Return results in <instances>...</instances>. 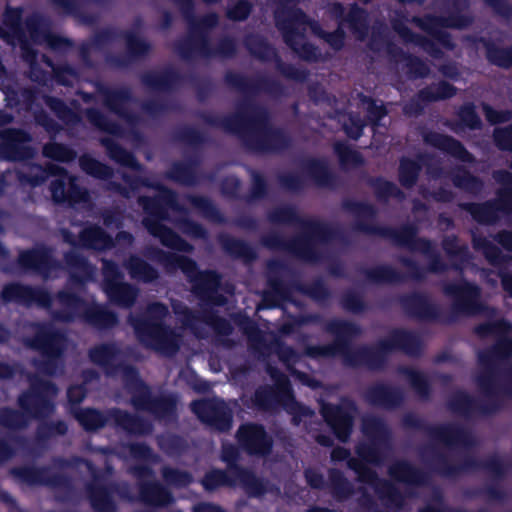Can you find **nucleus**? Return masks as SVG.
<instances>
[{
  "mask_svg": "<svg viewBox=\"0 0 512 512\" xmlns=\"http://www.w3.org/2000/svg\"><path fill=\"white\" fill-rule=\"evenodd\" d=\"M473 332L481 339L494 336L497 340L478 354L481 372L476 381L486 400L478 401L465 390H457L447 401V407L452 413L467 419L476 414L491 416L501 411L503 400L500 393L512 398V364L507 370L510 382L503 387L496 383L499 364L512 357V337H508L512 332V323L505 318L489 320L475 325Z\"/></svg>",
  "mask_w": 512,
  "mask_h": 512,
  "instance_id": "obj_1",
  "label": "nucleus"
},
{
  "mask_svg": "<svg viewBox=\"0 0 512 512\" xmlns=\"http://www.w3.org/2000/svg\"><path fill=\"white\" fill-rule=\"evenodd\" d=\"M325 331L335 337L334 341L323 345H306L303 355L311 359L341 356L347 367H366L370 371H382L393 352L400 351L410 357H419L423 350L420 337L404 328H393L374 345H362L356 349H351L352 340L361 334L356 323L331 319L326 323Z\"/></svg>",
  "mask_w": 512,
  "mask_h": 512,
  "instance_id": "obj_2",
  "label": "nucleus"
},
{
  "mask_svg": "<svg viewBox=\"0 0 512 512\" xmlns=\"http://www.w3.org/2000/svg\"><path fill=\"white\" fill-rule=\"evenodd\" d=\"M199 116L208 126L221 128L236 136L243 147L253 154H281L293 145V139L285 129L270 123L267 109L249 101L245 109L240 107L227 116L220 117L206 112Z\"/></svg>",
  "mask_w": 512,
  "mask_h": 512,
  "instance_id": "obj_3",
  "label": "nucleus"
},
{
  "mask_svg": "<svg viewBox=\"0 0 512 512\" xmlns=\"http://www.w3.org/2000/svg\"><path fill=\"white\" fill-rule=\"evenodd\" d=\"M361 431L367 442H361L355 447L359 459L350 458L347 466L357 475L360 483L373 488L375 494L385 507L400 510L403 508L406 496L390 480L379 477L377 472L368 464L379 465L384 456L383 450L390 445L392 432L387 422L379 416L367 415L362 418Z\"/></svg>",
  "mask_w": 512,
  "mask_h": 512,
  "instance_id": "obj_4",
  "label": "nucleus"
},
{
  "mask_svg": "<svg viewBox=\"0 0 512 512\" xmlns=\"http://www.w3.org/2000/svg\"><path fill=\"white\" fill-rule=\"evenodd\" d=\"M120 354V348L114 342L97 344L88 351L90 361L102 367L107 375L122 371L124 385L135 410L147 412L159 421H175L177 397L173 393L154 395L151 387L140 377L136 367L115 364Z\"/></svg>",
  "mask_w": 512,
  "mask_h": 512,
  "instance_id": "obj_5",
  "label": "nucleus"
},
{
  "mask_svg": "<svg viewBox=\"0 0 512 512\" xmlns=\"http://www.w3.org/2000/svg\"><path fill=\"white\" fill-rule=\"evenodd\" d=\"M267 219L272 224L298 225L304 232L290 239L271 232L261 237V244L269 250L285 251L306 262L319 260L318 242L326 243L338 235V231L328 223L302 218L292 205L273 208L267 213Z\"/></svg>",
  "mask_w": 512,
  "mask_h": 512,
  "instance_id": "obj_6",
  "label": "nucleus"
},
{
  "mask_svg": "<svg viewBox=\"0 0 512 512\" xmlns=\"http://www.w3.org/2000/svg\"><path fill=\"white\" fill-rule=\"evenodd\" d=\"M145 256L161 264L167 273L180 270L191 284V292L203 307H220L226 304V297L220 293L222 276L216 270H200L197 262L189 256L154 246L146 248Z\"/></svg>",
  "mask_w": 512,
  "mask_h": 512,
  "instance_id": "obj_7",
  "label": "nucleus"
},
{
  "mask_svg": "<svg viewBox=\"0 0 512 512\" xmlns=\"http://www.w3.org/2000/svg\"><path fill=\"white\" fill-rule=\"evenodd\" d=\"M283 7L275 12V20L281 31L285 43L302 59L308 61L318 60V51L305 40V32L309 28L315 35L325 39L334 49L343 45L344 33L341 29L325 34L316 22L308 21L306 15L290 5L291 0H285Z\"/></svg>",
  "mask_w": 512,
  "mask_h": 512,
  "instance_id": "obj_8",
  "label": "nucleus"
},
{
  "mask_svg": "<svg viewBox=\"0 0 512 512\" xmlns=\"http://www.w3.org/2000/svg\"><path fill=\"white\" fill-rule=\"evenodd\" d=\"M20 9L8 8L4 15V27H0V38L13 47L19 46L23 58L28 64H34L36 57L32 44H45L52 49H61L68 44L64 38L50 33L36 16L26 22V31L20 27Z\"/></svg>",
  "mask_w": 512,
  "mask_h": 512,
  "instance_id": "obj_9",
  "label": "nucleus"
},
{
  "mask_svg": "<svg viewBox=\"0 0 512 512\" xmlns=\"http://www.w3.org/2000/svg\"><path fill=\"white\" fill-rule=\"evenodd\" d=\"M509 465L499 456L492 455L484 460L467 456L460 463L452 464L443 454H437L434 462V470L444 478H456L463 473L483 470L489 473L493 481L479 489L469 492L470 497H486L491 501L502 502L507 499L506 491L499 485L498 481L504 479Z\"/></svg>",
  "mask_w": 512,
  "mask_h": 512,
  "instance_id": "obj_10",
  "label": "nucleus"
},
{
  "mask_svg": "<svg viewBox=\"0 0 512 512\" xmlns=\"http://www.w3.org/2000/svg\"><path fill=\"white\" fill-rule=\"evenodd\" d=\"M168 316V306L156 301L150 303L141 315L131 318V325L141 344L172 356L180 349V335L165 323Z\"/></svg>",
  "mask_w": 512,
  "mask_h": 512,
  "instance_id": "obj_11",
  "label": "nucleus"
},
{
  "mask_svg": "<svg viewBox=\"0 0 512 512\" xmlns=\"http://www.w3.org/2000/svg\"><path fill=\"white\" fill-rule=\"evenodd\" d=\"M408 20L393 21L394 30L398 35L408 43H415L422 47L431 55H437L440 50L437 46L451 48L452 43L446 28H461L467 25L468 20L465 18H449L440 19L435 17H426L425 19L413 18L412 23L427 33V38L414 35L407 27Z\"/></svg>",
  "mask_w": 512,
  "mask_h": 512,
  "instance_id": "obj_12",
  "label": "nucleus"
},
{
  "mask_svg": "<svg viewBox=\"0 0 512 512\" xmlns=\"http://www.w3.org/2000/svg\"><path fill=\"white\" fill-rule=\"evenodd\" d=\"M26 345L42 356V359H34L32 362L39 373L55 376L59 370H63V356L67 346L64 332L50 324H37L33 336L26 340Z\"/></svg>",
  "mask_w": 512,
  "mask_h": 512,
  "instance_id": "obj_13",
  "label": "nucleus"
},
{
  "mask_svg": "<svg viewBox=\"0 0 512 512\" xmlns=\"http://www.w3.org/2000/svg\"><path fill=\"white\" fill-rule=\"evenodd\" d=\"M85 493L94 512H118L115 495L128 502L136 500L127 482L109 481L100 470L92 471L90 481L85 484Z\"/></svg>",
  "mask_w": 512,
  "mask_h": 512,
  "instance_id": "obj_14",
  "label": "nucleus"
},
{
  "mask_svg": "<svg viewBox=\"0 0 512 512\" xmlns=\"http://www.w3.org/2000/svg\"><path fill=\"white\" fill-rule=\"evenodd\" d=\"M28 381L29 387L18 395L17 405L29 419H47L55 412L54 397L58 387L54 382L36 374H30Z\"/></svg>",
  "mask_w": 512,
  "mask_h": 512,
  "instance_id": "obj_15",
  "label": "nucleus"
},
{
  "mask_svg": "<svg viewBox=\"0 0 512 512\" xmlns=\"http://www.w3.org/2000/svg\"><path fill=\"white\" fill-rule=\"evenodd\" d=\"M303 175L297 173H281L277 176L279 186L286 191L298 193L306 187V179L320 188H332L337 180L329 162L322 157H306L300 160Z\"/></svg>",
  "mask_w": 512,
  "mask_h": 512,
  "instance_id": "obj_16",
  "label": "nucleus"
},
{
  "mask_svg": "<svg viewBox=\"0 0 512 512\" xmlns=\"http://www.w3.org/2000/svg\"><path fill=\"white\" fill-rule=\"evenodd\" d=\"M401 424L404 429L424 432L431 439L442 442L447 446H470L473 442L471 432L457 424H428L413 412L403 415Z\"/></svg>",
  "mask_w": 512,
  "mask_h": 512,
  "instance_id": "obj_17",
  "label": "nucleus"
},
{
  "mask_svg": "<svg viewBox=\"0 0 512 512\" xmlns=\"http://www.w3.org/2000/svg\"><path fill=\"white\" fill-rule=\"evenodd\" d=\"M443 292L452 299V311L455 314L473 316L489 309L481 302L480 287L464 278L445 284Z\"/></svg>",
  "mask_w": 512,
  "mask_h": 512,
  "instance_id": "obj_18",
  "label": "nucleus"
},
{
  "mask_svg": "<svg viewBox=\"0 0 512 512\" xmlns=\"http://www.w3.org/2000/svg\"><path fill=\"white\" fill-rule=\"evenodd\" d=\"M225 84L241 93L247 98L257 96L261 93L273 98L285 95V86L278 79L257 75L246 76L237 72L228 71L224 76Z\"/></svg>",
  "mask_w": 512,
  "mask_h": 512,
  "instance_id": "obj_19",
  "label": "nucleus"
},
{
  "mask_svg": "<svg viewBox=\"0 0 512 512\" xmlns=\"http://www.w3.org/2000/svg\"><path fill=\"white\" fill-rule=\"evenodd\" d=\"M154 189L159 191L157 195H142L138 198V204L146 215L143 220L146 229L151 227L154 222L162 223V221L168 220L169 209L185 211L184 207L178 203L177 194L174 190L161 184H155Z\"/></svg>",
  "mask_w": 512,
  "mask_h": 512,
  "instance_id": "obj_20",
  "label": "nucleus"
},
{
  "mask_svg": "<svg viewBox=\"0 0 512 512\" xmlns=\"http://www.w3.org/2000/svg\"><path fill=\"white\" fill-rule=\"evenodd\" d=\"M239 457V451L234 445L223 446L221 460L227 464V470L237 478L239 486L251 498L264 496L268 491V482L258 477L253 470L239 465Z\"/></svg>",
  "mask_w": 512,
  "mask_h": 512,
  "instance_id": "obj_21",
  "label": "nucleus"
},
{
  "mask_svg": "<svg viewBox=\"0 0 512 512\" xmlns=\"http://www.w3.org/2000/svg\"><path fill=\"white\" fill-rule=\"evenodd\" d=\"M399 304L404 313L412 319L426 322L452 323V315L444 316L440 306L424 292L413 291L399 297Z\"/></svg>",
  "mask_w": 512,
  "mask_h": 512,
  "instance_id": "obj_22",
  "label": "nucleus"
},
{
  "mask_svg": "<svg viewBox=\"0 0 512 512\" xmlns=\"http://www.w3.org/2000/svg\"><path fill=\"white\" fill-rule=\"evenodd\" d=\"M267 370L272 378H277V384L275 387L259 386L252 397L254 405L259 410L268 411L278 404L296 403L288 378L275 367L269 366Z\"/></svg>",
  "mask_w": 512,
  "mask_h": 512,
  "instance_id": "obj_23",
  "label": "nucleus"
},
{
  "mask_svg": "<svg viewBox=\"0 0 512 512\" xmlns=\"http://www.w3.org/2000/svg\"><path fill=\"white\" fill-rule=\"evenodd\" d=\"M366 230L380 234L381 238L391 240L396 246L405 247L413 252L431 255L435 250L432 242L418 237L419 229L414 223H406L400 227H366Z\"/></svg>",
  "mask_w": 512,
  "mask_h": 512,
  "instance_id": "obj_24",
  "label": "nucleus"
},
{
  "mask_svg": "<svg viewBox=\"0 0 512 512\" xmlns=\"http://www.w3.org/2000/svg\"><path fill=\"white\" fill-rule=\"evenodd\" d=\"M304 478L307 485L314 490L329 488L335 500L342 502L355 494L354 485L347 479L343 471L338 468L328 469V481L316 468L308 467L304 470Z\"/></svg>",
  "mask_w": 512,
  "mask_h": 512,
  "instance_id": "obj_25",
  "label": "nucleus"
},
{
  "mask_svg": "<svg viewBox=\"0 0 512 512\" xmlns=\"http://www.w3.org/2000/svg\"><path fill=\"white\" fill-rule=\"evenodd\" d=\"M35 432V444H31L29 439L22 435H13L10 440L17 446V449L23 451L29 456L38 458L42 450L47 448L48 441L56 436H64L68 432V424L64 420H39Z\"/></svg>",
  "mask_w": 512,
  "mask_h": 512,
  "instance_id": "obj_26",
  "label": "nucleus"
},
{
  "mask_svg": "<svg viewBox=\"0 0 512 512\" xmlns=\"http://www.w3.org/2000/svg\"><path fill=\"white\" fill-rule=\"evenodd\" d=\"M191 410L203 424L225 433L232 428L233 415L222 399H200L191 403Z\"/></svg>",
  "mask_w": 512,
  "mask_h": 512,
  "instance_id": "obj_27",
  "label": "nucleus"
},
{
  "mask_svg": "<svg viewBox=\"0 0 512 512\" xmlns=\"http://www.w3.org/2000/svg\"><path fill=\"white\" fill-rule=\"evenodd\" d=\"M0 297L4 303H17L25 307L36 305L49 310L53 305L52 294L44 287L31 286L19 282L5 284Z\"/></svg>",
  "mask_w": 512,
  "mask_h": 512,
  "instance_id": "obj_28",
  "label": "nucleus"
},
{
  "mask_svg": "<svg viewBox=\"0 0 512 512\" xmlns=\"http://www.w3.org/2000/svg\"><path fill=\"white\" fill-rule=\"evenodd\" d=\"M10 474L20 483L29 486L71 488V478L63 473H53L50 466L22 465L10 469Z\"/></svg>",
  "mask_w": 512,
  "mask_h": 512,
  "instance_id": "obj_29",
  "label": "nucleus"
},
{
  "mask_svg": "<svg viewBox=\"0 0 512 512\" xmlns=\"http://www.w3.org/2000/svg\"><path fill=\"white\" fill-rule=\"evenodd\" d=\"M458 207L469 213L478 224L491 225L499 220L501 212L512 211V189L507 188L501 192L497 200H487L482 203L461 202Z\"/></svg>",
  "mask_w": 512,
  "mask_h": 512,
  "instance_id": "obj_30",
  "label": "nucleus"
},
{
  "mask_svg": "<svg viewBox=\"0 0 512 512\" xmlns=\"http://www.w3.org/2000/svg\"><path fill=\"white\" fill-rule=\"evenodd\" d=\"M32 137L19 128H6L0 131V158L11 162L27 161L35 156L29 145Z\"/></svg>",
  "mask_w": 512,
  "mask_h": 512,
  "instance_id": "obj_31",
  "label": "nucleus"
},
{
  "mask_svg": "<svg viewBox=\"0 0 512 512\" xmlns=\"http://www.w3.org/2000/svg\"><path fill=\"white\" fill-rule=\"evenodd\" d=\"M239 446L250 456H268L273 449V439L259 423H245L236 432Z\"/></svg>",
  "mask_w": 512,
  "mask_h": 512,
  "instance_id": "obj_32",
  "label": "nucleus"
},
{
  "mask_svg": "<svg viewBox=\"0 0 512 512\" xmlns=\"http://www.w3.org/2000/svg\"><path fill=\"white\" fill-rule=\"evenodd\" d=\"M17 264L22 271L33 272L45 279L60 267L52 249L46 245L22 250L17 257Z\"/></svg>",
  "mask_w": 512,
  "mask_h": 512,
  "instance_id": "obj_33",
  "label": "nucleus"
},
{
  "mask_svg": "<svg viewBox=\"0 0 512 512\" xmlns=\"http://www.w3.org/2000/svg\"><path fill=\"white\" fill-rule=\"evenodd\" d=\"M355 405L350 402L347 406L326 403L321 407V415L330 427L334 436L342 443L349 441L354 426L353 411Z\"/></svg>",
  "mask_w": 512,
  "mask_h": 512,
  "instance_id": "obj_34",
  "label": "nucleus"
},
{
  "mask_svg": "<svg viewBox=\"0 0 512 512\" xmlns=\"http://www.w3.org/2000/svg\"><path fill=\"white\" fill-rule=\"evenodd\" d=\"M363 399L372 407L393 411L403 405L405 395L402 389L397 386L376 382L365 389Z\"/></svg>",
  "mask_w": 512,
  "mask_h": 512,
  "instance_id": "obj_35",
  "label": "nucleus"
},
{
  "mask_svg": "<svg viewBox=\"0 0 512 512\" xmlns=\"http://www.w3.org/2000/svg\"><path fill=\"white\" fill-rule=\"evenodd\" d=\"M64 238L72 246H80L95 251H106L115 246L113 237L97 224L85 226L79 232L78 241L69 232L65 233Z\"/></svg>",
  "mask_w": 512,
  "mask_h": 512,
  "instance_id": "obj_36",
  "label": "nucleus"
},
{
  "mask_svg": "<svg viewBox=\"0 0 512 512\" xmlns=\"http://www.w3.org/2000/svg\"><path fill=\"white\" fill-rule=\"evenodd\" d=\"M423 141L463 163L473 164L476 161L475 156L467 150L464 144L453 136L437 131H428L423 134Z\"/></svg>",
  "mask_w": 512,
  "mask_h": 512,
  "instance_id": "obj_37",
  "label": "nucleus"
},
{
  "mask_svg": "<svg viewBox=\"0 0 512 512\" xmlns=\"http://www.w3.org/2000/svg\"><path fill=\"white\" fill-rule=\"evenodd\" d=\"M387 472L392 480L405 484L409 488L423 487L430 481L427 471L415 466L407 459L395 460L389 465Z\"/></svg>",
  "mask_w": 512,
  "mask_h": 512,
  "instance_id": "obj_38",
  "label": "nucleus"
},
{
  "mask_svg": "<svg viewBox=\"0 0 512 512\" xmlns=\"http://www.w3.org/2000/svg\"><path fill=\"white\" fill-rule=\"evenodd\" d=\"M49 189L52 200L56 204L74 206L88 200V191L77 183L74 176L69 175L67 180L55 178L50 182Z\"/></svg>",
  "mask_w": 512,
  "mask_h": 512,
  "instance_id": "obj_39",
  "label": "nucleus"
},
{
  "mask_svg": "<svg viewBox=\"0 0 512 512\" xmlns=\"http://www.w3.org/2000/svg\"><path fill=\"white\" fill-rule=\"evenodd\" d=\"M342 208L355 217L354 231L380 237V234L365 229L366 227H384L383 225L371 223L378 216V210L375 205L365 201L346 199L342 202Z\"/></svg>",
  "mask_w": 512,
  "mask_h": 512,
  "instance_id": "obj_40",
  "label": "nucleus"
},
{
  "mask_svg": "<svg viewBox=\"0 0 512 512\" xmlns=\"http://www.w3.org/2000/svg\"><path fill=\"white\" fill-rule=\"evenodd\" d=\"M161 71H148L141 75V83L150 91L157 93H170L175 91L183 81V77L176 69L177 66H164Z\"/></svg>",
  "mask_w": 512,
  "mask_h": 512,
  "instance_id": "obj_41",
  "label": "nucleus"
},
{
  "mask_svg": "<svg viewBox=\"0 0 512 512\" xmlns=\"http://www.w3.org/2000/svg\"><path fill=\"white\" fill-rule=\"evenodd\" d=\"M133 100V93L127 87L110 89L104 93L105 106L130 125L136 124L139 120L137 114L129 108Z\"/></svg>",
  "mask_w": 512,
  "mask_h": 512,
  "instance_id": "obj_42",
  "label": "nucleus"
},
{
  "mask_svg": "<svg viewBox=\"0 0 512 512\" xmlns=\"http://www.w3.org/2000/svg\"><path fill=\"white\" fill-rule=\"evenodd\" d=\"M138 501L149 507L164 508L173 504L172 492L156 480L138 482Z\"/></svg>",
  "mask_w": 512,
  "mask_h": 512,
  "instance_id": "obj_43",
  "label": "nucleus"
},
{
  "mask_svg": "<svg viewBox=\"0 0 512 512\" xmlns=\"http://www.w3.org/2000/svg\"><path fill=\"white\" fill-rule=\"evenodd\" d=\"M55 298L62 309L51 311L53 320L63 323H71L80 315L81 309L86 305L85 300L77 293L62 289Z\"/></svg>",
  "mask_w": 512,
  "mask_h": 512,
  "instance_id": "obj_44",
  "label": "nucleus"
},
{
  "mask_svg": "<svg viewBox=\"0 0 512 512\" xmlns=\"http://www.w3.org/2000/svg\"><path fill=\"white\" fill-rule=\"evenodd\" d=\"M104 292L112 304L129 309L136 303L139 289L128 282L107 279L104 284Z\"/></svg>",
  "mask_w": 512,
  "mask_h": 512,
  "instance_id": "obj_45",
  "label": "nucleus"
},
{
  "mask_svg": "<svg viewBox=\"0 0 512 512\" xmlns=\"http://www.w3.org/2000/svg\"><path fill=\"white\" fill-rule=\"evenodd\" d=\"M218 243L225 254L245 264H251L258 258L256 249L247 241L226 233L219 234Z\"/></svg>",
  "mask_w": 512,
  "mask_h": 512,
  "instance_id": "obj_46",
  "label": "nucleus"
},
{
  "mask_svg": "<svg viewBox=\"0 0 512 512\" xmlns=\"http://www.w3.org/2000/svg\"><path fill=\"white\" fill-rule=\"evenodd\" d=\"M108 416L109 420L113 421L115 427L129 434L146 435L152 430V425L146 419L120 408L109 409Z\"/></svg>",
  "mask_w": 512,
  "mask_h": 512,
  "instance_id": "obj_47",
  "label": "nucleus"
},
{
  "mask_svg": "<svg viewBox=\"0 0 512 512\" xmlns=\"http://www.w3.org/2000/svg\"><path fill=\"white\" fill-rule=\"evenodd\" d=\"M428 155L417 154L415 158L402 156L399 159L398 181L405 189H412L419 181Z\"/></svg>",
  "mask_w": 512,
  "mask_h": 512,
  "instance_id": "obj_48",
  "label": "nucleus"
},
{
  "mask_svg": "<svg viewBox=\"0 0 512 512\" xmlns=\"http://www.w3.org/2000/svg\"><path fill=\"white\" fill-rule=\"evenodd\" d=\"M147 231L169 249L183 253H191L194 250L192 244L163 223L154 222L151 227L147 228Z\"/></svg>",
  "mask_w": 512,
  "mask_h": 512,
  "instance_id": "obj_49",
  "label": "nucleus"
},
{
  "mask_svg": "<svg viewBox=\"0 0 512 512\" xmlns=\"http://www.w3.org/2000/svg\"><path fill=\"white\" fill-rule=\"evenodd\" d=\"M131 279L142 283H153L159 278L158 270L136 254H131L124 262Z\"/></svg>",
  "mask_w": 512,
  "mask_h": 512,
  "instance_id": "obj_50",
  "label": "nucleus"
},
{
  "mask_svg": "<svg viewBox=\"0 0 512 512\" xmlns=\"http://www.w3.org/2000/svg\"><path fill=\"white\" fill-rule=\"evenodd\" d=\"M71 413L86 432H96L104 428L109 422L108 412L104 413L93 407L72 408Z\"/></svg>",
  "mask_w": 512,
  "mask_h": 512,
  "instance_id": "obj_51",
  "label": "nucleus"
},
{
  "mask_svg": "<svg viewBox=\"0 0 512 512\" xmlns=\"http://www.w3.org/2000/svg\"><path fill=\"white\" fill-rule=\"evenodd\" d=\"M101 144L105 147L108 157L120 166L134 171H142L143 165L138 161L135 154L111 138H103Z\"/></svg>",
  "mask_w": 512,
  "mask_h": 512,
  "instance_id": "obj_52",
  "label": "nucleus"
},
{
  "mask_svg": "<svg viewBox=\"0 0 512 512\" xmlns=\"http://www.w3.org/2000/svg\"><path fill=\"white\" fill-rule=\"evenodd\" d=\"M81 317L91 326L99 330H109L114 328L118 322V315L116 312L109 310L100 305H93L87 307Z\"/></svg>",
  "mask_w": 512,
  "mask_h": 512,
  "instance_id": "obj_53",
  "label": "nucleus"
},
{
  "mask_svg": "<svg viewBox=\"0 0 512 512\" xmlns=\"http://www.w3.org/2000/svg\"><path fill=\"white\" fill-rule=\"evenodd\" d=\"M366 183L379 203L387 204L392 198L400 201L405 199V193L393 181L383 176L369 177Z\"/></svg>",
  "mask_w": 512,
  "mask_h": 512,
  "instance_id": "obj_54",
  "label": "nucleus"
},
{
  "mask_svg": "<svg viewBox=\"0 0 512 512\" xmlns=\"http://www.w3.org/2000/svg\"><path fill=\"white\" fill-rule=\"evenodd\" d=\"M267 286L269 290L263 294V302L266 307L275 308L279 306L280 302L289 301L291 299V286L280 276L269 275L267 278Z\"/></svg>",
  "mask_w": 512,
  "mask_h": 512,
  "instance_id": "obj_55",
  "label": "nucleus"
},
{
  "mask_svg": "<svg viewBox=\"0 0 512 512\" xmlns=\"http://www.w3.org/2000/svg\"><path fill=\"white\" fill-rule=\"evenodd\" d=\"M200 484L204 491L211 493L220 488H235L239 482L229 470L211 468L200 479Z\"/></svg>",
  "mask_w": 512,
  "mask_h": 512,
  "instance_id": "obj_56",
  "label": "nucleus"
},
{
  "mask_svg": "<svg viewBox=\"0 0 512 512\" xmlns=\"http://www.w3.org/2000/svg\"><path fill=\"white\" fill-rule=\"evenodd\" d=\"M360 273L371 284H397L402 283L404 275L388 264H380L371 268H362Z\"/></svg>",
  "mask_w": 512,
  "mask_h": 512,
  "instance_id": "obj_57",
  "label": "nucleus"
},
{
  "mask_svg": "<svg viewBox=\"0 0 512 512\" xmlns=\"http://www.w3.org/2000/svg\"><path fill=\"white\" fill-rule=\"evenodd\" d=\"M449 177L456 188L469 194L478 195L484 189V181L464 166H457Z\"/></svg>",
  "mask_w": 512,
  "mask_h": 512,
  "instance_id": "obj_58",
  "label": "nucleus"
},
{
  "mask_svg": "<svg viewBox=\"0 0 512 512\" xmlns=\"http://www.w3.org/2000/svg\"><path fill=\"white\" fill-rule=\"evenodd\" d=\"M187 200L208 221L216 224L226 223L224 214L210 198L202 195H188Z\"/></svg>",
  "mask_w": 512,
  "mask_h": 512,
  "instance_id": "obj_59",
  "label": "nucleus"
},
{
  "mask_svg": "<svg viewBox=\"0 0 512 512\" xmlns=\"http://www.w3.org/2000/svg\"><path fill=\"white\" fill-rule=\"evenodd\" d=\"M457 93L456 87L442 80L438 83L428 85L418 91V98L425 103L447 100L454 97Z\"/></svg>",
  "mask_w": 512,
  "mask_h": 512,
  "instance_id": "obj_60",
  "label": "nucleus"
},
{
  "mask_svg": "<svg viewBox=\"0 0 512 512\" xmlns=\"http://www.w3.org/2000/svg\"><path fill=\"white\" fill-rule=\"evenodd\" d=\"M79 166L83 172L95 179L108 181L114 176V170L111 166L89 154L80 156Z\"/></svg>",
  "mask_w": 512,
  "mask_h": 512,
  "instance_id": "obj_61",
  "label": "nucleus"
},
{
  "mask_svg": "<svg viewBox=\"0 0 512 512\" xmlns=\"http://www.w3.org/2000/svg\"><path fill=\"white\" fill-rule=\"evenodd\" d=\"M458 122L451 124L449 127L458 132L459 129L467 128L469 130H480L483 126L482 120L476 111L474 103L469 102L463 104L458 112Z\"/></svg>",
  "mask_w": 512,
  "mask_h": 512,
  "instance_id": "obj_62",
  "label": "nucleus"
},
{
  "mask_svg": "<svg viewBox=\"0 0 512 512\" xmlns=\"http://www.w3.org/2000/svg\"><path fill=\"white\" fill-rule=\"evenodd\" d=\"M333 152L337 156L340 166L343 169L359 167L364 164L362 154L353 149L347 142L338 140L333 144Z\"/></svg>",
  "mask_w": 512,
  "mask_h": 512,
  "instance_id": "obj_63",
  "label": "nucleus"
},
{
  "mask_svg": "<svg viewBox=\"0 0 512 512\" xmlns=\"http://www.w3.org/2000/svg\"><path fill=\"white\" fill-rule=\"evenodd\" d=\"M410 387L421 400H429L432 394V385L428 376L419 370L405 368L403 370Z\"/></svg>",
  "mask_w": 512,
  "mask_h": 512,
  "instance_id": "obj_64",
  "label": "nucleus"
}]
</instances>
